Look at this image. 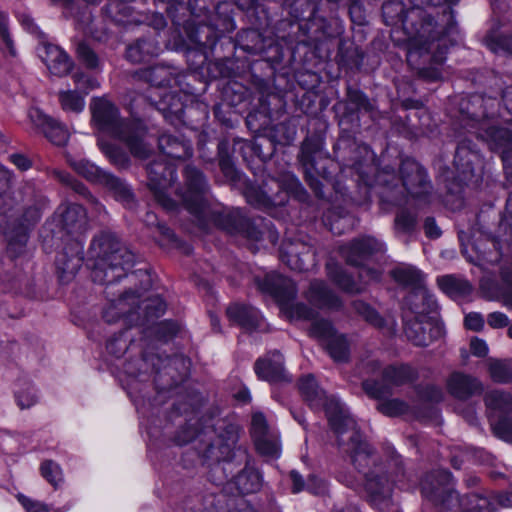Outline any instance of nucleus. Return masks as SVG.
I'll list each match as a JSON object with an SVG mask.
<instances>
[{
  "label": "nucleus",
  "instance_id": "4",
  "mask_svg": "<svg viewBox=\"0 0 512 512\" xmlns=\"http://www.w3.org/2000/svg\"><path fill=\"white\" fill-rule=\"evenodd\" d=\"M92 119L98 129L124 142L131 153L146 159L151 151L145 141V129L139 122L125 123L118 117L116 107L105 98H95L91 103Z\"/></svg>",
  "mask_w": 512,
  "mask_h": 512
},
{
  "label": "nucleus",
  "instance_id": "39",
  "mask_svg": "<svg viewBox=\"0 0 512 512\" xmlns=\"http://www.w3.org/2000/svg\"><path fill=\"white\" fill-rule=\"evenodd\" d=\"M489 49L496 54L512 56V39L509 37L492 38L487 43Z\"/></svg>",
  "mask_w": 512,
  "mask_h": 512
},
{
  "label": "nucleus",
  "instance_id": "20",
  "mask_svg": "<svg viewBox=\"0 0 512 512\" xmlns=\"http://www.w3.org/2000/svg\"><path fill=\"white\" fill-rule=\"evenodd\" d=\"M61 225L69 234H81L87 226L85 209L78 204H67L58 210Z\"/></svg>",
  "mask_w": 512,
  "mask_h": 512
},
{
  "label": "nucleus",
  "instance_id": "50",
  "mask_svg": "<svg viewBox=\"0 0 512 512\" xmlns=\"http://www.w3.org/2000/svg\"><path fill=\"white\" fill-rule=\"evenodd\" d=\"M484 320L478 313H470L465 317V326L471 330H480L483 327Z\"/></svg>",
  "mask_w": 512,
  "mask_h": 512
},
{
  "label": "nucleus",
  "instance_id": "38",
  "mask_svg": "<svg viewBox=\"0 0 512 512\" xmlns=\"http://www.w3.org/2000/svg\"><path fill=\"white\" fill-rule=\"evenodd\" d=\"M415 223V216L405 210H402L395 218V229L401 233H408L413 230Z\"/></svg>",
  "mask_w": 512,
  "mask_h": 512
},
{
  "label": "nucleus",
  "instance_id": "27",
  "mask_svg": "<svg viewBox=\"0 0 512 512\" xmlns=\"http://www.w3.org/2000/svg\"><path fill=\"white\" fill-rule=\"evenodd\" d=\"M234 482L240 493H255L259 491L262 486V476L258 470L252 467H246L236 476Z\"/></svg>",
  "mask_w": 512,
  "mask_h": 512
},
{
  "label": "nucleus",
  "instance_id": "58",
  "mask_svg": "<svg viewBox=\"0 0 512 512\" xmlns=\"http://www.w3.org/2000/svg\"><path fill=\"white\" fill-rule=\"evenodd\" d=\"M290 478H291V481L293 484V492L294 493H298L304 489L305 483L302 479V476L298 472L292 471L290 473Z\"/></svg>",
  "mask_w": 512,
  "mask_h": 512
},
{
  "label": "nucleus",
  "instance_id": "34",
  "mask_svg": "<svg viewBox=\"0 0 512 512\" xmlns=\"http://www.w3.org/2000/svg\"><path fill=\"white\" fill-rule=\"evenodd\" d=\"M153 44L149 41L142 40L130 45L127 49L126 56L132 62H142L146 60L147 55L152 53Z\"/></svg>",
  "mask_w": 512,
  "mask_h": 512
},
{
  "label": "nucleus",
  "instance_id": "57",
  "mask_svg": "<svg viewBox=\"0 0 512 512\" xmlns=\"http://www.w3.org/2000/svg\"><path fill=\"white\" fill-rule=\"evenodd\" d=\"M11 162L20 170L25 171L30 168V161L23 155L13 154L10 156Z\"/></svg>",
  "mask_w": 512,
  "mask_h": 512
},
{
  "label": "nucleus",
  "instance_id": "28",
  "mask_svg": "<svg viewBox=\"0 0 512 512\" xmlns=\"http://www.w3.org/2000/svg\"><path fill=\"white\" fill-rule=\"evenodd\" d=\"M440 289L451 298L464 297L470 294L472 287L464 279L447 275L438 279Z\"/></svg>",
  "mask_w": 512,
  "mask_h": 512
},
{
  "label": "nucleus",
  "instance_id": "2",
  "mask_svg": "<svg viewBox=\"0 0 512 512\" xmlns=\"http://www.w3.org/2000/svg\"><path fill=\"white\" fill-rule=\"evenodd\" d=\"M299 390L311 407H324L329 424L340 437L339 445L345 442L342 437L348 434L354 465L361 466L362 461L367 462L371 449L366 442L362 441L361 435L356 430L355 421L345 405L335 398L328 399L312 375H306L300 379Z\"/></svg>",
  "mask_w": 512,
  "mask_h": 512
},
{
  "label": "nucleus",
  "instance_id": "10",
  "mask_svg": "<svg viewBox=\"0 0 512 512\" xmlns=\"http://www.w3.org/2000/svg\"><path fill=\"white\" fill-rule=\"evenodd\" d=\"M392 277L401 285L411 288L405 305L413 304L417 313L432 311L436 307L434 296L424 285L423 274L414 266L402 264L392 271Z\"/></svg>",
  "mask_w": 512,
  "mask_h": 512
},
{
  "label": "nucleus",
  "instance_id": "21",
  "mask_svg": "<svg viewBox=\"0 0 512 512\" xmlns=\"http://www.w3.org/2000/svg\"><path fill=\"white\" fill-rule=\"evenodd\" d=\"M365 490L373 506L384 508L390 503L391 485L385 476L368 475Z\"/></svg>",
  "mask_w": 512,
  "mask_h": 512
},
{
  "label": "nucleus",
  "instance_id": "9",
  "mask_svg": "<svg viewBox=\"0 0 512 512\" xmlns=\"http://www.w3.org/2000/svg\"><path fill=\"white\" fill-rule=\"evenodd\" d=\"M404 314L405 335L417 346H428L443 335V327L436 317L437 306L432 311L417 313L415 305L407 304Z\"/></svg>",
  "mask_w": 512,
  "mask_h": 512
},
{
  "label": "nucleus",
  "instance_id": "7",
  "mask_svg": "<svg viewBox=\"0 0 512 512\" xmlns=\"http://www.w3.org/2000/svg\"><path fill=\"white\" fill-rule=\"evenodd\" d=\"M411 377L412 373L408 367H388L383 371L381 383L366 380L363 388L369 396L379 400L377 409L382 414L390 417L399 416L408 410V405L398 399L386 400L385 397L390 394L392 387L409 381Z\"/></svg>",
  "mask_w": 512,
  "mask_h": 512
},
{
  "label": "nucleus",
  "instance_id": "52",
  "mask_svg": "<svg viewBox=\"0 0 512 512\" xmlns=\"http://www.w3.org/2000/svg\"><path fill=\"white\" fill-rule=\"evenodd\" d=\"M470 348L475 356L483 357L488 353V346L486 342L479 338H473L470 342Z\"/></svg>",
  "mask_w": 512,
  "mask_h": 512
},
{
  "label": "nucleus",
  "instance_id": "36",
  "mask_svg": "<svg viewBox=\"0 0 512 512\" xmlns=\"http://www.w3.org/2000/svg\"><path fill=\"white\" fill-rule=\"evenodd\" d=\"M40 471L41 475L54 487H57L63 480L60 466L51 460L44 461Z\"/></svg>",
  "mask_w": 512,
  "mask_h": 512
},
{
  "label": "nucleus",
  "instance_id": "59",
  "mask_svg": "<svg viewBox=\"0 0 512 512\" xmlns=\"http://www.w3.org/2000/svg\"><path fill=\"white\" fill-rule=\"evenodd\" d=\"M421 75L431 81L438 80L441 77V73L438 69H424L421 71Z\"/></svg>",
  "mask_w": 512,
  "mask_h": 512
},
{
  "label": "nucleus",
  "instance_id": "24",
  "mask_svg": "<svg viewBox=\"0 0 512 512\" xmlns=\"http://www.w3.org/2000/svg\"><path fill=\"white\" fill-rule=\"evenodd\" d=\"M306 298L313 307L319 309L339 306L338 298L321 281H314L310 284Z\"/></svg>",
  "mask_w": 512,
  "mask_h": 512
},
{
  "label": "nucleus",
  "instance_id": "29",
  "mask_svg": "<svg viewBox=\"0 0 512 512\" xmlns=\"http://www.w3.org/2000/svg\"><path fill=\"white\" fill-rule=\"evenodd\" d=\"M255 445L259 453L270 458H277L281 452L280 441L277 433L257 438Z\"/></svg>",
  "mask_w": 512,
  "mask_h": 512
},
{
  "label": "nucleus",
  "instance_id": "1",
  "mask_svg": "<svg viewBox=\"0 0 512 512\" xmlns=\"http://www.w3.org/2000/svg\"><path fill=\"white\" fill-rule=\"evenodd\" d=\"M261 289L271 294L279 303L280 311L290 321H312L310 336L325 345L328 353L335 361H344L349 355V344L343 335L337 334L331 323L317 319V311L302 303L295 302L296 287L292 280L276 273L268 274Z\"/></svg>",
  "mask_w": 512,
  "mask_h": 512
},
{
  "label": "nucleus",
  "instance_id": "47",
  "mask_svg": "<svg viewBox=\"0 0 512 512\" xmlns=\"http://www.w3.org/2000/svg\"><path fill=\"white\" fill-rule=\"evenodd\" d=\"M499 229L505 234L509 233L512 235V192L507 199L506 211L503 218L501 219Z\"/></svg>",
  "mask_w": 512,
  "mask_h": 512
},
{
  "label": "nucleus",
  "instance_id": "62",
  "mask_svg": "<svg viewBox=\"0 0 512 512\" xmlns=\"http://www.w3.org/2000/svg\"><path fill=\"white\" fill-rule=\"evenodd\" d=\"M289 180H290V186H289L290 189H298L300 187V184L295 177L289 176Z\"/></svg>",
  "mask_w": 512,
  "mask_h": 512
},
{
  "label": "nucleus",
  "instance_id": "8",
  "mask_svg": "<svg viewBox=\"0 0 512 512\" xmlns=\"http://www.w3.org/2000/svg\"><path fill=\"white\" fill-rule=\"evenodd\" d=\"M474 121L472 127H477V136L485 141L491 150L501 152L505 174L512 183V123H502L499 119L487 116Z\"/></svg>",
  "mask_w": 512,
  "mask_h": 512
},
{
  "label": "nucleus",
  "instance_id": "33",
  "mask_svg": "<svg viewBox=\"0 0 512 512\" xmlns=\"http://www.w3.org/2000/svg\"><path fill=\"white\" fill-rule=\"evenodd\" d=\"M325 224L334 234H342L352 226V219L349 216H338L333 212H329L324 217Z\"/></svg>",
  "mask_w": 512,
  "mask_h": 512
},
{
  "label": "nucleus",
  "instance_id": "17",
  "mask_svg": "<svg viewBox=\"0 0 512 512\" xmlns=\"http://www.w3.org/2000/svg\"><path fill=\"white\" fill-rule=\"evenodd\" d=\"M28 117L52 144L62 146L67 143L69 132L64 124L44 114L38 108H31Z\"/></svg>",
  "mask_w": 512,
  "mask_h": 512
},
{
  "label": "nucleus",
  "instance_id": "63",
  "mask_svg": "<svg viewBox=\"0 0 512 512\" xmlns=\"http://www.w3.org/2000/svg\"><path fill=\"white\" fill-rule=\"evenodd\" d=\"M57 176L59 177V179L64 182V183H67V184H71V181H70V176L68 174H65V173H62V172H59L57 174Z\"/></svg>",
  "mask_w": 512,
  "mask_h": 512
},
{
  "label": "nucleus",
  "instance_id": "35",
  "mask_svg": "<svg viewBox=\"0 0 512 512\" xmlns=\"http://www.w3.org/2000/svg\"><path fill=\"white\" fill-rule=\"evenodd\" d=\"M15 398L21 409H27L37 403L38 394L34 386L27 384L16 391Z\"/></svg>",
  "mask_w": 512,
  "mask_h": 512
},
{
  "label": "nucleus",
  "instance_id": "48",
  "mask_svg": "<svg viewBox=\"0 0 512 512\" xmlns=\"http://www.w3.org/2000/svg\"><path fill=\"white\" fill-rule=\"evenodd\" d=\"M306 489L315 495H320L325 493L326 484L322 479L313 475L307 480Z\"/></svg>",
  "mask_w": 512,
  "mask_h": 512
},
{
  "label": "nucleus",
  "instance_id": "6",
  "mask_svg": "<svg viewBox=\"0 0 512 512\" xmlns=\"http://www.w3.org/2000/svg\"><path fill=\"white\" fill-rule=\"evenodd\" d=\"M90 254L96 259L92 278L101 284L121 278L124 271L133 266L135 258L134 254L110 233H103L93 239Z\"/></svg>",
  "mask_w": 512,
  "mask_h": 512
},
{
  "label": "nucleus",
  "instance_id": "45",
  "mask_svg": "<svg viewBox=\"0 0 512 512\" xmlns=\"http://www.w3.org/2000/svg\"><path fill=\"white\" fill-rule=\"evenodd\" d=\"M16 498L26 512H49L48 507L44 503L32 500L21 493L17 494Z\"/></svg>",
  "mask_w": 512,
  "mask_h": 512
},
{
  "label": "nucleus",
  "instance_id": "56",
  "mask_svg": "<svg viewBox=\"0 0 512 512\" xmlns=\"http://www.w3.org/2000/svg\"><path fill=\"white\" fill-rule=\"evenodd\" d=\"M126 348H127L126 341H122L121 339H117L115 341H110L107 344L108 351L117 356L124 353Z\"/></svg>",
  "mask_w": 512,
  "mask_h": 512
},
{
  "label": "nucleus",
  "instance_id": "26",
  "mask_svg": "<svg viewBox=\"0 0 512 512\" xmlns=\"http://www.w3.org/2000/svg\"><path fill=\"white\" fill-rule=\"evenodd\" d=\"M139 295H135L134 293H127L122 298L118 299L117 302L112 303L104 312V318L107 322H114L117 320L120 314H123L127 320L133 319V314L140 312L127 310L126 308L131 305H135L136 302H139Z\"/></svg>",
  "mask_w": 512,
  "mask_h": 512
},
{
  "label": "nucleus",
  "instance_id": "23",
  "mask_svg": "<svg viewBox=\"0 0 512 512\" xmlns=\"http://www.w3.org/2000/svg\"><path fill=\"white\" fill-rule=\"evenodd\" d=\"M450 393L459 399H465L482 390L481 383L470 376L453 373L448 380Z\"/></svg>",
  "mask_w": 512,
  "mask_h": 512
},
{
  "label": "nucleus",
  "instance_id": "32",
  "mask_svg": "<svg viewBox=\"0 0 512 512\" xmlns=\"http://www.w3.org/2000/svg\"><path fill=\"white\" fill-rule=\"evenodd\" d=\"M281 260L292 270L303 271L306 269L305 259L299 255L297 245L290 244L281 252Z\"/></svg>",
  "mask_w": 512,
  "mask_h": 512
},
{
  "label": "nucleus",
  "instance_id": "16",
  "mask_svg": "<svg viewBox=\"0 0 512 512\" xmlns=\"http://www.w3.org/2000/svg\"><path fill=\"white\" fill-rule=\"evenodd\" d=\"M74 169L90 181L104 182L110 189L122 199H128L131 196L128 187L118 178L101 170L98 166L87 160L73 162Z\"/></svg>",
  "mask_w": 512,
  "mask_h": 512
},
{
  "label": "nucleus",
  "instance_id": "43",
  "mask_svg": "<svg viewBox=\"0 0 512 512\" xmlns=\"http://www.w3.org/2000/svg\"><path fill=\"white\" fill-rule=\"evenodd\" d=\"M502 280L504 288L502 291V297L507 305L512 306V263L511 267L502 268Z\"/></svg>",
  "mask_w": 512,
  "mask_h": 512
},
{
  "label": "nucleus",
  "instance_id": "41",
  "mask_svg": "<svg viewBox=\"0 0 512 512\" xmlns=\"http://www.w3.org/2000/svg\"><path fill=\"white\" fill-rule=\"evenodd\" d=\"M458 0H421L422 4H428L433 6H441L448 5L443 10V16L447 18V28L445 29V33L448 34L450 31L454 29V25L452 22V10L450 5L457 3Z\"/></svg>",
  "mask_w": 512,
  "mask_h": 512
},
{
  "label": "nucleus",
  "instance_id": "13",
  "mask_svg": "<svg viewBox=\"0 0 512 512\" xmlns=\"http://www.w3.org/2000/svg\"><path fill=\"white\" fill-rule=\"evenodd\" d=\"M147 172L150 189L154 192L157 201L168 210L174 209L175 202L168 197V190L176 178L175 169L171 165L154 162L149 165Z\"/></svg>",
  "mask_w": 512,
  "mask_h": 512
},
{
  "label": "nucleus",
  "instance_id": "54",
  "mask_svg": "<svg viewBox=\"0 0 512 512\" xmlns=\"http://www.w3.org/2000/svg\"><path fill=\"white\" fill-rule=\"evenodd\" d=\"M425 233L430 238H438L441 235L439 227L436 225L434 219L427 218L424 224Z\"/></svg>",
  "mask_w": 512,
  "mask_h": 512
},
{
  "label": "nucleus",
  "instance_id": "64",
  "mask_svg": "<svg viewBox=\"0 0 512 512\" xmlns=\"http://www.w3.org/2000/svg\"><path fill=\"white\" fill-rule=\"evenodd\" d=\"M334 512H358V510L354 506H349L346 509L336 510Z\"/></svg>",
  "mask_w": 512,
  "mask_h": 512
},
{
  "label": "nucleus",
  "instance_id": "40",
  "mask_svg": "<svg viewBox=\"0 0 512 512\" xmlns=\"http://www.w3.org/2000/svg\"><path fill=\"white\" fill-rule=\"evenodd\" d=\"M273 433L275 432L268 429L264 415L262 413H255L252 417V434L254 440Z\"/></svg>",
  "mask_w": 512,
  "mask_h": 512
},
{
  "label": "nucleus",
  "instance_id": "11",
  "mask_svg": "<svg viewBox=\"0 0 512 512\" xmlns=\"http://www.w3.org/2000/svg\"><path fill=\"white\" fill-rule=\"evenodd\" d=\"M74 89L67 88L58 92V100L61 108L66 112L80 113L85 108V96L99 86L98 81L84 75L75 73L72 76Z\"/></svg>",
  "mask_w": 512,
  "mask_h": 512
},
{
  "label": "nucleus",
  "instance_id": "3",
  "mask_svg": "<svg viewBox=\"0 0 512 512\" xmlns=\"http://www.w3.org/2000/svg\"><path fill=\"white\" fill-rule=\"evenodd\" d=\"M382 10L386 24H401V29H392L391 37L398 45L407 46L408 57L414 52H428L431 49V41L441 33L435 30L438 24L434 25L432 19H426L425 13L419 7H413L405 12L402 3L389 1L383 5Z\"/></svg>",
  "mask_w": 512,
  "mask_h": 512
},
{
  "label": "nucleus",
  "instance_id": "44",
  "mask_svg": "<svg viewBox=\"0 0 512 512\" xmlns=\"http://www.w3.org/2000/svg\"><path fill=\"white\" fill-rule=\"evenodd\" d=\"M77 53L80 60L88 67L95 68L98 64V58L95 53L90 49L86 44H79L77 48Z\"/></svg>",
  "mask_w": 512,
  "mask_h": 512
},
{
  "label": "nucleus",
  "instance_id": "61",
  "mask_svg": "<svg viewBox=\"0 0 512 512\" xmlns=\"http://www.w3.org/2000/svg\"><path fill=\"white\" fill-rule=\"evenodd\" d=\"M159 326H160V328H163V329H164V328H165V329H166V328H167V329H169V332H170V334H171V335H173V334H175V333H176V327H175V325H174V324H172V323H169V322H162V323H160V324H159Z\"/></svg>",
  "mask_w": 512,
  "mask_h": 512
},
{
  "label": "nucleus",
  "instance_id": "12",
  "mask_svg": "<svg viewBox=\"0 0 512 512\" xmlns=\"http://www.w3.org/2000/svg\"><path fill=\"white\" fill-rule=\"evenodd\" d=\"M187 191L181 195V199L188 211L198 217H206L207 185L200 171L188 166L185 169Z\"/></svg>",
  "mask_w": 512,
  "mask_h": 512
},
{
  "label": "nucleus",
  "instance_id": "37",
  "mask_svg": "<svg viewBox=\"0 0 512 512\" xmlns=\"http://www.w3.org/2000/svg\"><path fill=\"white\" fill-rule=\"evenodd\" d=\"M489 371L491 378L496 382H508L512 379V370L503 362L492 361Z\"/></svg>",
  "mask_w": 512,
  "mask_h": 512
},
{
  "label": "nucleus",
  "instance_id": "30",
  "mask_svg": "<svg viewBox=\"0 0 512 512\" xmlns=\"http://www.w3.org/2000/svg\"><path fill=\"white\" fill-rule=\"evenodd\" d=\"M138 310H140L144 314V318L149 321V319L159 317L164 313L165 303L159 296H149L141 300Z\"/></svg>",
  "mask_w": 512,
  "mask_h": 512
},
{
  "label": "nucleus",
  "instance_id": "5",
  "mask_svg": "<svg viewBox=\"0 0 512 512\" xmlns=\"http://www.w3.org/2000/svg\"><path fill=\"white\" fill-rule=\"evenodd\" d=\"M384 245L374 237H362L355 239L349 245L341 247L340 253L346 261L354 266H364V263L372 256L382 253ZM329 275L333 281L344 291L349 293L361 292L367 284L378 281L381 271L362 267L359 272V281H355L343 269H332L329 266Z\"/></svg>",
  "mask_w": 512,
  "mask_h": 512
},
{
  "label": "nucleus",
  "instance_id": "55",
  "mask_svg": "<svg viewBox=\"0 0 512 512\" xmlns=\"http://www.w3.org/2000/svg\"><path fill=\"white\" fill-rule=\"evenodd\" d=\"M7 19L4 13L0 12V36L5 42L6 46L11 50L12 49V40L9 37L6 28Z\"/></svg>",
  "mask_w": 512,
  "mask_h": 512
},
{
  "label": "nucleus",
  "instance_id": "49",
  "mask_svg": "<svg viewBox=\"0 0 512 512\" xmlns=\"http://www.w3.org/2000/svg\"><path fill=\"white\" fill-rule=\"evenodd\" d=\"M488 324L493 328H502L509 322L508 317L502 312H493L488 315Z\"/></svg>",
  "mask_w": 512,
  "mask_h": 512
},
{
  "label": "nucleus",
  "instance_id": "60",
  "mask_svg": "<svg viewBox=\"0 0 512 512\" xmlns=\"http://www.w3.org/2000/svg\"><path fill=\"white\" fill-rule=\"evenodd\" d=\"M387 173L388 172H386V171L379 172L377 174V177H376V180H375L376 183L383 184V185H388L389 183H388V180L386 179V174Z\"/></svg>",
  "mask_w": 512,
  "mask_h": 512
},
{
  "label": "nucleus",
  "instance_id": "19",
  "mask_svg": "<svg viewBox=\"0 0 512 512\" xmlns=\"http://www.w3.org/2000/svg\"><path fill=\"white\" fill-rule=\"evenodd\" d=\"M254 369L258 378L268 382L287 379L283 367V357L279 352H273L267 357L259 359L255 363Z\"/></svg>",
  "mask_w": 512,
  "mask_h": 512
},
{
  "label": "nucleus",
  "instance_id": "51",
  "mask_svg": "<svg viewBox=\"0 0 512 512\" xmlns=\"http://www.w3.org/2000/svg\"><path fill=\"white\" fill-rule=\"evenodd\" d=\"M301 161L303 165L308 168H314V159L312 157L311 143L309 140H306L301 148Z\"/></svg>",
  "mask_w": 512,
  "mask_h": 512
},
{
  "label": "nucleus",
  "instance_id": "22",
  "mask_svg": "<svg viewBox=\"0 0 512 512\" xmlns=\"http://www.w3.org/2000/svg\"><path fill=\"white\" fill-rule=\"evenodd\" d=\"M227 316L232 322L248 330L261 327V314L251 306L233 304L228 307Z\"/></svg>",
  "mask_w": 512,
  "mask_h": 512
},
{
  "label": "nucleus",
  "instance_id": "46",
  "mask_svg": "<svg viewBox=\"0 0 512 512\" xmlns=\"http://www.w3.org/2000/svg\"><path fill=\"white\" fill-rule=\"evenodd\" d=\"M100 149L115 163L123 164L126 161V157L113 145L104 142L102 139L98 141Z\"/></svg>",
  "mask_w": 512,
  "mask_h": 512
},
{
  "label": "nucleus",
  "instance_id": "14",
  "mask_svg": "<svg viewBox=\"0 0 512 512\" xmlns=\"http://www.w3.org/2000/svg\"><path fill=\"white\" fill-rule=\"evenodd\" d=\"M451 483L452 476L450 472L437 470L423 481L421 491L425 497L439 500L443 504L447 503L448 506H451L450 502L456 501L464 511H467L462 500L459 499V495L451 489Z\"/></svg>",
  "mask_w": 512,
  "mask_h": 512
},
{
  "label": "nucleus",
  "instance_id": "53",
  "mask_svg": "<svg viewBox=\"0 0 512 512\" xmlns=\"http://www.w3.org/2000/svg\"><path fill=\"white\" fill-rule=\"evenodd\" d=\"M81 251H82V248H81L80 244L77 243L76 250H75V252L72 254V256L69 259V262L71 263V265H67V267H63L64 271L67 270L71 274L75 273L77 268L80 266V263H81V260H82V258H81Z\"/></svg>",
  "mask_w": 512,
  "mask_h": 512
},
{
  "label": "nucleus",
  "instance_id": "42",
  "mask_svg": "<svg viewBox=\"0 0 512 512\" xmlns=\"http://www.w3.org/2000/svg\"><path fill=\"white\" fill-rule=\"evenodd\" d=\"M355 309L356 311L362 315L368 322L375 326H382L383 320L382 318L377 314V312L371 308L369 305L363 302H357L355 303Z\"/></svg>",
  "mask_w": 512,
  "mask_h": 512
},
{
  "label": "nucleus",
  "instance_id": "15",
  "mask_svg": "<svg viewBox=\"0 0 512 512\" xmlns=\"http://www.w3.org/2000/svg\"><path fill=\"white\" fill-rule=\"evenodd\" d=\"M402 185L415 198L425 196L430 189V183L424 169L413 159H405L400 168Z\"/></svg>",
  "mask_w": 512,
  "mask_h": 512
},
{
  "label": "nucleus",
  "instance_id": "18",
  "mask_svg": "<svg viewBox=\"0 0 512 512\" xmlns=\"http://www.w3.org/2000/svg\"><path fill=\"white\" fill-rule=\"evenodd\" d=\"M39 55L52 75L62 77L72 68V62L66 52L56 45L44 44L39 50Z\"/></svg>",
  "mask_w": 512,
  "mask_h": 512
},
{
  "label": "nucleus",
  "instance_id": "25",
  "mask_svg": "<svg viewBox=\"0 0 512 512\" xmlns=\"http://www.w3.org/2000/svg\"><path fill=\"white\" fill-rule=\"evenodd\" d=\"M162 153L172 159H186L192 155L191 145L171 135H162L159 140Z\"/></svg>",
  "mask_w": 512,
  "mask_h": 512
},
{
  "label": "nucleus",
  "instance_id": "31",
  "mask_svg": "<svg viewBox=\"0 0 512 512\" xmlns=\"http://www.w3.org/2000/svg\"><path fill=\"white\" fill-rule=\"evenodd\" d=\"M486 405L491 410L507 412L512 409V397L500 391H491L485 397Z\"/></svg>",
  "mask_w": 512,
  "mask_h": 512
}]
</instances>
